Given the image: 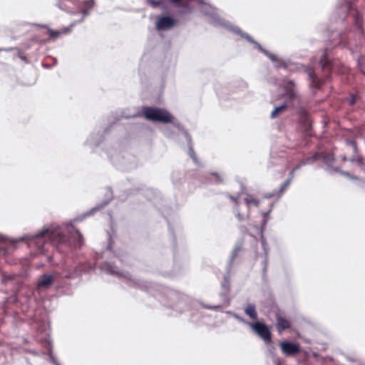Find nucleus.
Returning <instances> with one entry per match:
<instances>
[{
    "label": "nucleus",
    "instance_id": "nucleus-1",
    "mask_svg": "<svg viewBox=\"0 0 365 365\" xmlns=\"http://www.w3.org/2000/svg\"><path fill=\"white\" fill-rule=\"evenodd\" d=\"M47 241L53 245L61 252L66 253L73 249L80 247L83 244V238L80 232L74 230L68 235L61 234L59 231H46L37 235L30 242V245L35 244L39 252L47 250L45 247Z\"/></svg>",
    "mask_w": 365,
    "mask_h": 365
},
{
    "label": "nucleus",
    "instance_id": "nucleus-2",
    "mask_svg": "<svg viewBox=\"0 0 365 365\" xmlns=\"http://www.w3.org/2000/svg\"><path fill=\"white\" fill-rule=\"evenodd\" d=\"M144 117L153 122L163 123H173L174 117L167 110L154 107H144L142 110Z\"/></svg>",
    "mask_w": 365,
    "mask_h": 365
},
{
    "label": "nucleus",
    "instance_id": "nucleus-3",
    "mask_svg": "<svg viewBox=\"0 0 365 365\" xmlns=\"http://www.w3.org/2000/svg\"><path fill=\"white\" fill-rule=\"evenodd\" d=\"M320 64L322 66V70L325 73V78H318L313 69H309L308 71V75L311 80L312 86L318 89H319L325 83V81L329 78L331 72V63L328 60L326 54H324L322 56Z\"/></svg>",
    "mask_w": 365,
    "mask_h": 365
},
{
    "label": "nucleus",
    "instance_id": "nucleus-4",
    "mask_svg": "<svg viewBox=\"0 0 365 365\" xmlns=\"http://www.w3.org/2000/svg\"><path fill=\"white\" fill-rule=\"evenodd\" d=\"M252 329L264 340L266 344H269L272 341V333L269 328L264 324L260 322L254 323H249Z\"/></svg>",
    "mask_w": 365,
    "mask_h": 365
},
{
    "label": "nucleus",
    "instance_id": "nucleus-5",
    "mask_svg": "<svg viewBox=\"0 0 365 365\" xmlns=\"http://www.w3.org/2000/svg\"><path fill=\"white\" fill-rule=\"evenodd\" d=\"M282 352L287 356H294L301 351L299 344L293 343L287 341L279 343Z\"/></svg>",
    "mask_w": 365,
    "mask_h": 365
},
{
    "label": "nucleus",
    "instance_id": "nucleus-6",
    "mask_svg": "<svg viewBox=\"0 0 365 365\" xmlns=\"http://www.w3.org/2000/svg\"><path fill=\"white\" fill-rule=\"evenodd\" d=\"M176 24V20L168 16H160L156 21V28L159 31L170 29Z\"/></svg>",
    "mask_w": 365,
    "mask_h": 365
},
{
    "label": "nucleus",
    "instance_id": "nucleus-7",
    "mask_svg": "<svg viewBox=\"0 0 365 365\" xmlns=\"http://www.w3.org/2000/svg\"><path fill=\"white\" fill-rule=\"evenodd\" d=\"M276 328L278 334H281L286 330H291V321L280 314L276 315Z\"/></svg>",
    "mask_w": 365,
    "mask_h": 365
},
{
    "label": "nucleus",
    "instance_id": "nucleus-8",
    "mask_svg": "<svg viewBox=\"0 0 365 365\" xmlns=\"http://www.w3.org/2000/svg\"><path fill=\"white\" fill-rule=\"evenodd\" d=\"M74 26V24H71L69 26L63 28L60 30H48V35L50 39L54 41L58 38H60L63 35L68 34L71 32L73 27Z\"/></svg>",
    "mask_w": 365,
    "mask_h": 365
},
{
    "label": "nucleus",
    "instance_id": "nucleus-9",
    "mask_svg": "<svg viewBox=\"0 0 365 365\" xmlns=\"http://www.w3.org/2000/svg\"><path fill=\"white\" fill-rule=\"evenodd\" d=\"M286 94L285 96L288 98L289 101H293L296 98L297 94L294 91V83L289 81L286 85Z\"/></svg>",
    "mask_w": 365,
    "mask_h": 365
},
{
    "label": "nucleus",
    "instance_id": "nucleus-10",
    "mask_svg": "<svg viewBox=\"0 0 365 365\" xmlns=\"http://www.w3.org/2000/svg\"><path fill=\"white\" fill-rule=\"evenodd\" d=\"M299 167H300V165H298L294 168H293L292 170L289 173V178L282 184V185L280 187V189H279V194L280 195L283 194V192L289 186V185L291 183V181H292V178L294 176V173L295 170H297L298 168H299Z\"/></svg>",
    "mask_w": 365,
    "mask_h": 365
},
{
    "label": "nucleus",
    "instance_id": "nucleus-11",
    "mask_svg": "<svg viewBox=\"0 0 365 365\" xmlns=\"http://www.w3.org/2000/svg\"><path fill=\"white\" fill-rule=\"evenodd\" d=\"M245 312L251 319H257V312L256 311V308L254 304H247V306L245 309Z\"/></svg>",
    "mask_w": 365,
    "mask_h": 365
},
{
    "label": "nucleus",
    "instance_id": "nucleus-12",
    "mask_svg": "<svg viewBox=\"0 0 365 365\" xmlns=\"http://www.w3.org/2000/svg\"><path fill=\"white\" fill-rule=\"evenodd\" d=\"M53 277L51 275H43L41 280L38 282L39 287H47L52 284Z\"/></svg>",
    "mask_w": 365,
    "mask_h": 365
},
{
    "label": "nucleus",
    "instance_id": "nucleus-13",
    "mask_svg": "<svg viewBox=\"0 0 365 365\" xmlns=\"http://www.w3.org/2000/svg\"><path fill=\"white\" fill-rule=\"evenodd\" d=\"M245 202L247 205L248 207H250L251 205H253L255 207H259V200L252 197L251 195L247 196L245 199Z\"/></svg>",
    "mask_w": 365,
    "mask_h": 365
},
{
    "label": "nucleus",
    "instance_id": "nucleus-14",
    "mask_svg": "<svg viewBox=\"0 0 365 365\" xmlns=\"http://www.w3.org/2000/svg\"><path fill=\"white\" fill-rule=\"evenodd\" d=\"M287 108V106L286 104H283L280 106L276 107L271 113L270 117L271 118H277L279 113L284 111Z\"/></svg>",
    "mask_w": 365,
    "mask_h": 365
},
{
    "label": "nucleus",
    "instance_id": "nucleus-15",
    "mask_svg": "<svg viewBox=\"0 0 365 365\" xmlns=\"http://www.w3.org/2000/svg\"><path fill=\"white\" fill-rule=\"evenodd\" d=\"M172 3H173L175 5H176L177 6H179V7H182V8H187L188 6V3L187 1H184V0H170Z\"/></svg>",
    "mask_w": 365,
    "mask_h": 365
},
{
    "label": "nucleus",
    "instance_id": "nucleus-16",
    "mask_svg": "<svg viewBox=\"0 0 365 365\" xmlns=\"http://www.w3.org/2000/svg\"><path fill=\"white\" fill-rule=\"evenodd\" d=\"M210 176L212 177L210 179L213 180L216 183H222L223 182L222 176L218 173H211Z\"/></svg>",
    "mask_w": 365,
    "mask_h": 365
},
{
    "label": "nucleus",
    "instance_id": "nucleus-17",
    "mask_svg": "<svg viewBox=\"0 0 365 365\" xmlns=\"http://www.w3.org/2000/svg\"><path fill=\"white\" fill-rule=\"evenodd\" d=\"M148 4L153 8H158L162 4L160 0H148Z\"/></svg>",
    "mask_w": 365,
    "mask_h": 365
},
{
    "label": "nucleus",
    "instance_id": "nucleus-18",
    "mask_svg": "<svg viewBox=\"0 0 365 365\" xmlns=\"http://www.w3.org/2000/svg\"><path fill=\"white\" fill-rule=\"evenodd\" d=\"M348 144H349L353 148L354 151L357 150V145L355 141H349Z\"/></svg>",
    "mask_w": 365,
    "mask_h": 365
},
{
    "label": "nucleus",
    "instance_id": "nucleus-19",
    "mask_svg": "<svg viewBox=\"0 0 365 365\" xmlns=\"http://www.w3.org/2000/svg\"><path fill=\"white\" fill-rule=\"evenodd\" d=\"M11 51V48H0V51Z\"/></svg>",
    "mask_w": 365,
    "mask_h": 365
},
{
    "label": "nucleus",
    "instance_id": "nucleus-20",
    "mask_svg": "<svg viewBox=\"0 0 365 365\" xmlns=\"http://www.w3.org/2000/svg\"><path fill=\"white\" fill-rule=\"evenodd\" d=\"M237 217H238V219H239L240 220H243V216H242V215H241L240 214H239V213L237 214Z\"/></svg>",
    "mask_w": 365,
    "mask_h": 365
},
{
    "label": "nucleus",
    "instance_id": "nucleus-21",
    "mask_svg": "<svg viewBox=\"0 0 365 365\" xmlns=\"http://www.w3.org/2000/svg\"><path fill=\"white\" fill-rule=\"evenodd\" d=\"M230 199L233 201V202H235L237 203V199L236 197H233V196H230Z\"/></svg>",
    "mask_w": 365,
    "mask_h": 365
},
{
    "label": "nucleus",
    "instance_id": "nucleus-22",
    "mask_svg": "<svg viewBox=\"0 0 365 365\" xmlns=\"http://www.w3.org/2000/svg\"><path fill=\"white\" fill-rule=\"evenodd\" d=\"M314 159H318V158H319V154H316V155H314Z\"/></svg>",
    "mask_w": 365,
    "mask_h": 365
},
{
    "label": "nucleus",
    "instance_id": "nucleus-23",
    "mask_svg": "<svg viewBox=\"0 0 365 365\" xmlns=\"http://www.w3.org/2000/svg\"><path fill=\"white\" fill-rule=\"evenodd\" d=\"M346 160H347V159H346V157H343V160H344V161H346Z\"/></svg>",
    "mask_w": 365,
    "mask_h": 365
},
{
    "label": "nucleus",
    "instance_id": "nucleus-24",
    "mask_svg": "<svg viewBox=\"0 0 365 365\" xmlns=\"http://www.w3.org/2000/svg\"><path fill=\"white\" fill-rule=\"evenodd\" d=\"M359 163H361L362 162V160L361 159H359L357 160Z\"/></svg>",
    "mask_w": 365,
    "mask_h": 365
}]
</instances>
